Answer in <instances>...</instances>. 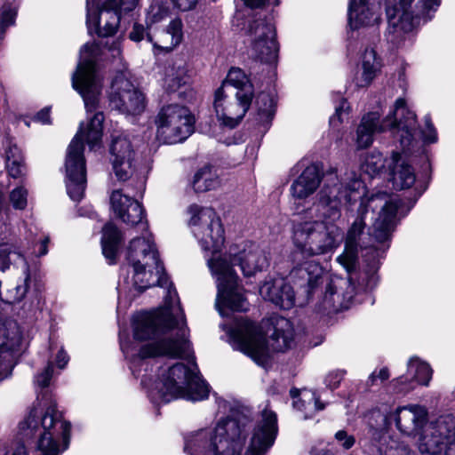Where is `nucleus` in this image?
<instances>
[{
    "mask_svg": "<svg viewBox=\"0 0 455 455\" xmlns=\"http://www.w3.org/2000/svg\"><path fill=\"white\" fill-rule=\"evenodd\" d=\"M363 182L355 172L346 174L342 182L334 172L325 176L324 184L318 192L317 200L312 207H295L297 214L305 213L310 220L293 225L292 243L295 264L291 275L299 281L309 295L323 282V269L315 256L332 253L343 242L344 233L335 222L341 216V207L361 199L357 216L347 230L344 252L337 258L347 272L355 266L358 249L365 250L363 256L369 260L368 268L363 270L358 280V291H368L378 283L377 271L379 259L389 247L394 232L395 212L397 200L387 202L384 196L366 197Z\"/></svg>",
    "mask_w": 455,
    "mask_h": 455,
    "instance_id": "1",
    "label": "nucleus"
},
{
    "mask_svg": "<svg viewBox=\"0 0 455 455\" xmlns=\"http://www.w3.org/2000/svg\"><path fill=\"white\" fill-rule=\"evenodd\" d=\"M140 227L142 235L131 240L126 251V260L132 267V286L143 291L158 285L165 289V294L161 307L150 312H140L134 315L132 331L137 339H148L165 334L156 347H151L148 354L179 355L188 347V343L184 338V321L177 320L175 323L180 339L173 340L172 336L167 335L172 326L170 316H182L178 293L164 272L152 235L148 230V224Z\"/></svg>",
    "mask_w": 455,
    "mask_h": 455,
    "instance_id": "2",
    "label": "nucleus"
},
{
    "mask_svg": "<svg viewBox=\"0 0 455 455\" xmlns=\"http://www.w3.org/2000/svg\"><path fill=\"white\" fill-rule=\"evenodd\" d=\"M172 326L168 331V336L173 340L180 339L178 328L175 323L184 321V338L188 343V347L179 355H168L164 353L148 354L151 347H156L158 341L165 334L156 335L148 339H137L133 334L134 341L130 342L120 338V347L125 357L130 361V369L135 377H140L141 369L145 374L141 375V385L147 390L148 397L156 404L166 403L177 398H183L192 402L202 401L209 396V387L207 383L200 379L196 372V365L192 363L188 366L181 363H174L165 368L161 367L158 379L152 381V376L148 373L149 363L148 359L156 356H168L172 358L187 357L191 352V344L188 339V330L187 328L184 312L182 316H170Z\"/></svg>",
    "mask_w": 455,
    "mask_h": 455,
    "instance_id": "3",
    "label": "nucleus"
},
{
    "mask_svg": "<svg viewBox=\"0 0 455 455\" xmlns=\"http://www.w3.org/2000/svg\"><path fill=\"white\" fill-rule=\"evenodd\" d=\"M99 51L96 44H85L80 51L77 68L72 76V86L82 96L89 119L86 124H80L67 149L65 160L67 193L76 202L84 197L86 188L84 140L91 150L96 151L101 148L105 116L99 109L102 89L101 77L95 65Z\"/></svg>",
    "mask_w": 455,
    "mask_h": 455,
    "instance_id": "4",
    "label": "nucleus"
},
{
    "mask_svg": "<svg viewBox=\"0 0 455 455\" xmlns=\"http://www.w3.org/2000/svg\"><path fill=\"white\" fill-rule=\"evenodd\" d=\"M188 212L193 235L203 251L212 253L207 264L217 283L216 308L222 316L227 309L246 311L249 303L238 285V276L228 259L219 254L225 241L220 218L212 208L197 204L190 205Z\"/></svg>",
    "mask_w": 455,
    "mask_h": 455,
    "instance_id": "5",
    "label": "nucleus"
},
{
    "mask_svg": "<svg viewBox=\"0 0 455 455\" xmlns=\"http://www.w3.org/2000/svg\"><path fill=\"white\" fill-rule=\"evenodd\" d=\"M24 441L33 444L28 453L23 444L8 455H60L69 446L71 425L54 404L46 409L34 406L19 426Z\"/></svg>",
    "mask_w": 455,
    "mask_h": 455,
    "instance_id": "6",
    "label": "nucleus"
},
{
    "mask_svg": "<svg viewBox=\"0 0 455 455\" xmlns=\"http://www.w3.org/2000/svg\"><path fill=\"white\" fill-rule=\"evenodd\" d=\"M273 331L270 343H267L261 329L253 322L245 318L235 320L229 331L232 346L251 357L259 365H264L269 357L270 347L273 351H284L294 341V330L290 320L275 317L272 322Z\"/></svg>",
    "mask_w": 455,
    "mask_h": 455,
    "instance_id": "7",
    "label": "nucleus"
},
{
    "mask_svg": "<svg viewBox=\"0 0 455 455\" xmlns=\"http://www.w3.org/2000/svg\"><path fill=\"white\" fill-rule=\"evenodd\" d=\"M244 417L220 420L214 428H201L184 437V451L190 455H241L248 430Z\"/></svg>",
    "mask_w": 455,
    "mask_h": 455,
    "instance_id": "8",
    "label": "nucleus"
},
{
    "mask_svg": "<svg viewBox=\"0 0 455 455\" xmlns=\"http://www.w3.org/2000/svg\"><path fill=\"white\" fill-rule=\"evenodd\" d=\"M416 127L415 113L407 108L404 99L398 98L394 109L381 122L377 112L363 116L356 130V145L358 148H368L372 144L376 133L391 130L403 150H406L414 141Z\"/></svg>",
    "mask_w": 455,
    "mask_h": 455,
    "instance_id": "9",
    "label": "nucleus"
},
{
    "mask_svg": "<svg viewBox=\"0 0 455 455\" xmlns=\"http://www.w3.org/2000/svg\"><path fill=\"white\" fill-rule=\"evenodd\" d=\"M140 0H86V23L90 33L108 37L102 53L122 61V39H108L117 31L120 20L134 11Z\"/></svg>",
    "mask_w": 455,
    "mask_h": 455,
    "instance_id": "10",
    "label": "nucleus"
},
{
    "mask_svg": "<svg viewBox=\"0 0 455 455\" xmlns=\"http://www.w3.org/2000/svg\"><path fill=\"white\" fill-rule=\"evenodd\" d=\"M440 0H394L386 7L387 28L385 36L387 42L400 47L411 38L422 19H432L440 5Z\"/></svg>",
    "mask_w": 455,
    "mask_h": 455,
    "instance_id": "11",
    "label": "nucleus"
},
{
    "mask_svg": "<svg viewBox=\"0 0 455 455\" xmlns=\"http://www.w3.org/2000/svg\"><path fill=\"white\" fill-rule=\"evenodd\" d=\"M155 123L157 138L166 144H176L192 134L195 119L188 108L169 104L161 108Z\"/></svg>",
    "mask_w": 455,
    "mask_h": 455,
    "instance_id": "12",
    "label": "nucleus"
},
{
    "mask_svg": "<svg viewBox=\"0 0 455 455\" xmlns=\"http://www.w3.org/2000/svg\"><path fill=\"white\" fill-rule=\"evenodd\" d=\"M427 410L419 404H409L397 407L389 413L381 412L379 410L372 411L370 420L375 419V426L386 428L395 421L397 429L406 435H415L419 433L427 424Z\"/></svg>",
    "mask_w": 455,
    "mask_h": 455,
    "instance_id": "13",
    "label": "nucleus"
},
{
    "mask_svg": "<svg viewBox=\"0 0 455 455\" xmlns=\"http://www.w3.org/2000/svg\"><path fill=\"white\" fill-rule=\"evenodd\" d=\"M108 100L112 108L126 115H140L146 106L144 95L130 80L126 71L117 73L113 79Z\"/></svg>",
    "mask_w": 455,
    "mask_h": 455,
    "instance_id": "14",
    "label": "nucleus"
},
{
    "mask_svg": "<svg viewBox=\"0 0 455 455\" xmlns=\"http://www.w3.org/2000/svg\"><path fill=\"white\" fill-rule=\"evenodd\" d=\"M248 36L251 55L264 63H274L277 59L278 45L275 27L271 20L258 19L249 24Z\"/></svg>",
    "mask_w": 455,
    "mask_h": 455,
    "instance_id": "15",
    "label": "nucleus"
},
{
    "mask_svg": "<svg viewBox=\"0 0 455 455\" xmlns=\"http://www.w3.org/2000/svg\"><path fill=\"white\" fill-rule=\"evenodd\" d=\"M251 97L229 92L227 84L219 87L214 93L213 108L218 120L229 128L235 127L247 113Z\"/></svg>",
    "mask_w": 455,
    "mask_h": 455,
    "instance_id": "16",
    "label": "nucleus"
},
{
    "mask_svg": "<svg viewBox=\"0 0 455 455\" xmlns=\"http://www.w3.org/2000/svg\"><path fill=\"white\" fill-rule=\"evenodd\" d=\"M455 427V418L442 415L427 422L419 433L417 442L421 455H443L444 443L451 438V431Z\"/></svg>",
    "mask_w": 455,
    "mask_h": 455,
    "instance_id": "17",
    "label": "nucleus"
},
{
    "mask_svg": "<svg viewBox=\"0 0 455 455\" xmlns=\"http://www.w3.org/2000/svg\"><path fill=\"white\" fill-rule=\"evenodd\" d=\"M112 170L120 181L131 179L137 170V153L131 140L124 135L113 136L109 146Z\"/></svg>",
    "mask_w": 455,
    "mask_h": 455,
    "instance_id": "18",
    "label": "nucleus"
},
{
    "mask_svg": "<svg viewBox=\"0 0 455 455\" xmlns=\"http://www.w3.org/2000/svg\"><path fill=\"white\" fill-rule=\"evenodd\" d=\"M278 433L276 414L264 409L257 420L244 455H264L274 444Z\"/></svg>",
    "mask_w": 455,
    "mask_h": 455,
    "instance_id": "19",
    "label": "nucleus"
},
{
    "mask_svg": "<svg viewBox=\"0 0 455 455\" xmlns=\"http://www.w3.org/2000/svg\"><path fill=\"white\" fill-rule=\"evenodd\" d=\"M380 1L349 0L348 26L353 30L372 28L381 22Z\"/></svg>",
    "mask_w": 455,
    "mask_h": 455,
    "instance_id": "20",
    "label": "nucleus"
},
{
    "mask_svg": "<svg viewBox=\"0 0 455 455\" xmlns=\"http://www.w3.org/2000/svg\"><path fill=\"white\" fill-rule=\"evenodd\" d=\"M230 262L228 263L233 268V265H238L244 276L254 275L269 266V259L266 251L254 243H246L243 249L237 253L230 251Z\"/></svg>",
    "mask_w": 455,
    "mask_h": 455,
    "instance_id": "21",
    "label": "nucleus"
},
{
    "mask_svg": "<svg viewBox=\"0 0 455 455\" xmlns=\"http://www.w3.org/2000/svg\"><path fill=\"white\" fill-rule=\"evenodd\" d=\"M111 210L116 218L127 225L146 226L142 205L135 199L124 195L121 190H114L110 196Z\"/></svg>",
    "mask_w": 455,
    "mask_h": 455,
    "instance_id": "22",
    "label": "nucleus"
},
{
    "mask_svg": "<svg viewBox=\"0 0 455 455\" xmlns=\"http://www.w3.org/2000/svg\"><path fill=\"white\" fill-rule=\"evenodd\" d=\"M111 210L116 218L127 225L146 226L142 205L135 199L124 195L121 190H114L110 196Z\"/></svg>",
    "mask_w": 455,
    "mask_h": 455,
    "instance_id": "23",
    "label": "nucleus"
},
{
    "mask_svg": "<svg viewBox=\"0 0 455 455\" xmlns=\"http://www.w3.org/2000/svg\"><path fill=\"white\" fill-rule=\"evenodd\" d=\"M261 297L282 309H290L295 305V295L291 286L282 277H267L259 288Z\"/></svg>",
    "mask_w": 455,
    "mask_h": 455,
    "instance_id": "24",
    "label": "nucleus"
},
{
    "mask_svg": "<svg viewBox=\"0 0 455 455\" xmlns=\"http://www.w3.org/2000/svg\"><path fill=\"white\" fill-rule=\"evenodd\" d=\"M409 376H401L392 381L394 388L398 393H408L414 388V381L423 386H428L432 379L433 370L430 365L418 357H411L408 363Z\"/></svg>",
    "mask_w": 455,
    "mask_h": 455,
    "instance_id": "25",
    "label": "nucleus"
},
{
    "mask_svg": "<svg viewBox=\"0 0 455 455\" xmlns=\"http://www.w3.org/2000/svg\"><path fill=\"white\" fill-rule=\"evenodd\" d=\"M369 425L371 445L380 455H414L407 444L394 439L385 428L378 427L371 421Z\"/></svg>",
    "mask_w": 455,
    "mask_h": 455,
    "instance_id": "26",
    "label": "nucleus"
},
{
    "mask_svg": "<svg viewBox=\"0 0 455 455\" xmlns=\"http://www.w3.org/2000/svg\"><path fill=\"white\" fill-rule=\"evenodd\" d=\"M353 277L350 276L348 281H342L347 286V291L340 293L338 291V286L329 283L321 304V310L329 312H337L348 308L355 296V284L352 283Z\"/></svg>",
    "mask_w": 455,
    "mask_h": 455,
    "instance_id": "27",
    "label": "nucleus"
},
{
    "mask_svg": "<svg viewBox=\"0 0 455 455\" xmlns=\"http://www.w3.org/2000/svg\"><path fill=\"white\" fill-rule=\"evenodd\" d=\"M13 264L22 269L25 275L24 283L16 287L17 293L23 297L28 290L30 279L29 266L25 257L18 251L12 245L0 244V271H5L10 265Z\"/></svg>",
    "mask_w": 455,
    "mask_h": 455,
    "instance_id": "28",
    "label": "nucleus"
},
{
    "mask_svg": "<svg viewBox=\"0 0 455 455\" xmlns=\"http://www.w3.org/2000/svg\"><path fill=\"white\" fill-rule=\"evenodd\" d=\"M388 167L391 171V180L395 188H409L415 183L414 171L402 154L393 152L388 160Z\"/></svg>",
    "mask_w": 455,
    "mask_h": 455,
    "instance_id": "29",
    "label": "nucleus"
},
{
    "mask_svg": "<svg viewBox=\"0 0 455 455\" xmlns=\"http://www.w3.org/2000/svg\"><path fill=\"white\" fill-rule=\"evenodd\" d=\"M321 174L315 165L307 166L292 182L291 194L294 199L303 200L313 195L319 188Z\"/></svg>",
    "mask_w": 455,
    "mask_h": 455,
    "instance_id": "30",
    "label": "nucleus"
},
{
    "mask_svg": "<svg viewBox=\"0 0 455 455\" xmlns=\"http://www.w3.org/2000/svg\"><path fill=\"white\" fill-rule=\"evenodd\" d=\"M381 69V60L372 48H367L361 56L358 71L355 77L357 87H366L371 84Z\"/></svg>",
    "mask_w": 455,
    "mask_h": 455,
    "instance_id": "31",
    "label": "nucleus"
},
{
    "mask_svg": "<svg viewBox=\"0 0 455 455\" xmlns=\"http://www.w3.org/2000/svg\"><path fill=\"white\" fill-rule=\"evenodd\" d=\"M291 396L293 398V407L303 413L304 419L312 418L315 411L324 409V403H321L315 394L296 388L291 389Z\"/></svg>",
    "mask_w": 455,
    "mask_h": 455,
    "instance_id": "32",
    "label": "nucleus"
},
{
    "mask_svg": "<svg viewBox=\"0 0 455 455\" xmlns=\"http://www.w3.org/2000/svg\"><path fill=\"white\" fill-rule=\"evenodd\" d=\"M122 239V233L116 226L113 223L105 225L102 229L101 248L102 253L109 264L116 262Z\"/></svg>",
    "mask_w": 455,
    "mask_h": 455,
    "instance_id": "33",
    "label": "nucleus"
},
{
    "mask_svg": "<svg viewBox=\"0 0 455 455\" xmlns=\"http://www.w3.org/2000/svg\"><path fill=\"white\" fill-rule=\"evenodd\" d=\"M227 84L229 92L238 95L254 97V88L246 74L238 68H232L220 86Z\"/></svg>",
    "mask_w": 455,
    "mask_h": 455,
    "instance_id": "34",
    "label": "nucleus"
},
{
    "mask_svg": "<svg viewBox=\"0 0 455 455\" xmlns=\"http://www.w3.org/2000/svg\"><path fill=\"white\" fill-rule=\"evenodd\" d=\"M191 185L196 193H203L219 188L220 180L217 171L212 166L204 165L196 171Z\"/></svg>",
    "mask_w": 455,
    "mask_h": 455,
    "instance_id": "35",
    "label": "nucleus"
},
{
    "mask_svg": "<svg viewBox=\"0 0 455 455\" xmlns=\"http://www.w3.org/2000/svg\"><path fill=\"white\" fill-rule=\"evenodd\" d=\"M5 147V164L10 176L15 179L23 176L26 166L20 149L9 139H6Z\"/></svg>",
    "mask_w": 455,
    "mask_h": 455,
    "instance_id": "36",
    "label": "nucleus"
},
{
    "mask_svg": "<svg viewBox=\"0 0 455 455\" xmlns=\"http://www.w3.org/2000/svg\"><path fill=\"white\" fill-rule=\"evenodd\" d=\"M188 82V68L185 61L177 60L168 68L164 79V86L168 91L176 92Z\"/></svg>",
    "mask_w": 455,
    "mask_h": 455,
    "instance_id": "37",
    "label": "nucleus"
},
{
    "mask_svg": "<svg viewBox=\"0 0 455 455\" xmlns=\"http://www.w3.org/2000/svg\"><path fill=\"white\" fill-rule=\"evenodd\" d=\"M171 11L167 3L158 0L154 1L147 11L146 24L149 29L152 26L165 20L170 16Z\"/></svg>",
    "mask_w": 455,
    "mask_h": 455,
    "instance_id": "38",
    "label": "nucleus"
},
{
    "mask_svg": "<svg viewBox=\"0 0 455 455\" xmlns=\"http://www.w3.org/2000/svg\"><path fill=\"white\" fill-rule=\"evenodd\" d=\"M255 104L257 107L259 121L268 123L275 113V103L271 95L265 92L258 94Z\"/></svg>",
    "mask_w": 455,
    "mask_h": 455,
    "instance_id": "39",
    "label": "nucleus"
},
{
    "mask_svg": "<svg viewBox=\"0 0 455 455\" xmlns=\"http://www.w3.org/2000/svg\"><path fill=\"white\" fill-rule=\"evenodd\" d=\"M385 162L381 153L373 151L364 157L361 164V170L370 177H374L385 167Z\"/></svg>",
    "mask_w": 455,
    "mask_h": 455,
    "instance_id": "40",
    "label": "nucleus"
},
{
    "mask_svg": "<svg viewBox=\"0 0 455 455\" xmlns=\"http://www.w3.org/2000/svg\"><path fill=\"white\" fill-rule=\"evenodd\" d=\"M182 27V21L180 19H174L171 20L166 28V32L164 33V36H171V42L170 44L160 45L159 47L166 51H171L172 48L180 44L183 37Z\"/></svg>",
    "mask_w": 455,
    "mask_h": 455,
    "instance_id": "41",
    "label": "nucleus"
},
{
    "mask_svg": "<svg viewBox=\"0 0 455 455\" xmlns=\"http://www.w3.org/2000/svg\"><path fill=\"white\" fill-rule=\"evenodd\" d=\"M17 12L10 4H4L0 10V41L3 39L5 29L15 22Z\"/></svg>",
    "mask_w": 455,
    "mask_h": 455,
    "instance_id": "42",
    "label": "nucleus"
},
{
    "mask_svg": "<svg viewBox=\"0 0 455 455\" xmlns=\"http://www.w3.org/2000/svg\"><path fill=\"white\" fill-rule=\"evenodd\" d=\"M28 189L23 185L13 188L9 196L12 207L16 210H24L28 204Z\"/></svg>",
    "mask_w": 455,
    "mask_h": 455,
    "instance_id": "43",
    "label": "nucleus"
},
{
    "mask_svg": "<svg viewBox=\"0 0 455 455\" xmlns=\"http://www.w3.org/2000/svg\"><path fill=\"white\" fill-rule=\"evenodd\" d=\"M425 128L422 130V139L425 143H435L438 140L437 132L432 124L429 116H426L424 118Z\"/></svg>",
    "mask_w": 455,
    "mask_h": 455,
    "instance_id": "44",
    "label": "nucleus"
},
{
    "mask_svg": "<svg viewBox=\"0 0 455 455\" xmlns=\"http://www.w3.org/2000/svg\"><path fill=\"white\" fill-rule=\"evenodd\" d=\"M129 37L133 42H140L144 38L150 43H153V37L149 32L146 30L143 25L135 23L132 27V31L129 34Z\"/></svg>",
    "mask_w": 455,
    "mask_h": 455,
    "instance_id": "45",
    "label": "nucleus"
},
{
    "mask_svg": "<svg viewBox=\"0 0 455 455\" xmlns=\"http://www.w3.org/2000/svg\"><path fill=\"white\" fill-rule=\"evenodd\" d=\"M346 374V371L334 370L328 372L324 378V383L330 389H336Z\"/></svg>",
    "mask_w": 455,
    "mask_h": 455,
    "instance_id": "46",
    "label": "nucleus"
},
{
    "mask_svg": "<svg viewBox=\"0 0 455 455\" xmlns=\"http://www.w3.org/2000/svg\"><path fill=\"white\" fill-rule=\"evenodd\" d=\"M5 351L4 331L0 329V381L9 375V366L3 355Z\"/></svg>",
    "mask_w": 455,
    "mask_h": 455,
    "instance_id": "47",
    "label": "nucleus"
},
{
    "mask_svg": "<svg viewBox=\"0 0 455 455\" xmlns=\"http://www.w3.org/2000/svg\"><path fill=\"white\" fill-rule=\"evenodd\" d=\"M53 367L52 363H49L46 368L35 378L36 384L40 387H46L52 377Z\"/></svg>",
    "mask_w": 455,
    "mask_h": 455,
    "instance_id": "48",
    "label": "nucleus"
},
{
    "mask_svg": "<svg viewBox=\"0 0 455 455\" xmlns=\"http://www.w3.org/2000/svg\"><path fill=\"white\" fill-rule=\"evenodd\" d=\"M335 439L346 450L352 448L355 443V437L344 430L338 431L335 434Z\"/></svg>",
    "mask_w": 455,
    "mask_h": 455,
    "instance_id": "49",
    "label": "nucleus"
},
{
    "mask_svg": "<svg viewBox=\"0 0 455 455\" xmlns=\"http://www.w3.org/2000/svg\"><path fill=\"white\" fill-rule=\"evenodd\" d=\"M389 378V371L387 368L384 367L381 368L379 371H374L370 376L367 380V384L369 386H374L378 383V380L379 382H383L387 380Z\"/></svg>",
    "mask_w": 455,
    "mask_h": 455,
    "instance_id": "50",
    "label": "nucleus"
},
{
    "mask_svg": "<svg viewBox=\"0 0 455 455\" xmlns=\"http://www.w3.org/2000/svg\"><path fill=\"white\" fill-rule=\"evenodd\" d=\"M348 109V104L346 100L342 99L338 106L335 108V114L331 116L330 124L335 125L336 123L341 122L342 115Z\"/></svg>",
    "mask_w": 455,
    "mask_h": 455,
    "instance_id": "51",
    "label": "nucleus"
},
{
    "mask_svg": "<svg viewBox=\"0 0 455 455\" xmlns=\"http://www.w3.org/2000/svg\"><path fill=\"white\" fill-rule=\"evenodd\" d=\"M175 6L182 11L187 12L196 7L198 0H172Z\"/></svg>",
    "mask_w": 455,
    "mask_h": 455,
    "instance_id": "52",
    "label": "nucleus"
},
{
    "mask_svg": "<svg viewBox=\"0 0 455 455\" xmlns=\"http://www.w3.org/2000/svg\"><path fill=\"white\" fill-rule=\"evenodd\" d=\"M124 271L127 273V276L124 278V283L125 286L122 287V284L119 283V289H122V290H126L127 289L128 291L130 293H132V296H135V294L132 293L133 291H138L139 293L142 292V291H139L138 289H136V288H134L132 286V276L131 278L129 277L130 271L126 267H123L122 268V272L124 273ZM144 291L145 290H143V291Z\"/></svg>",
    "mask_w": 455,
    "mask_h": 455,
    "instance_id": "53",
    "label": "nucleus"
},
{
    "mask_svg": "<svg viewBox=\"0 0 455 455\" xmlns=\"http://www.w3.org/2000/svg\"><path fill=\"white\" fill-rule=\"evenodd\" d=\"M376 196H384L385 199L387 201V202H390L392 200H397L398 201V207H397V211L395 212V226H394V228H395L396 226V223H397V220H396V216L397 214H402L403 213V216H405L406 215V212H403V202L398 198L397 196H394V197H390L388 198L386 194H377Z\"/></svg>",
    "mask_w": 455,
    "mask_h": 455,
    "instance_id": "54",
    "label": "nucleus"
},
{
    "mask_svg": "<svg viewBox=\"0 0 455 455\" xmlns=\"http://www.w3.org/2000/svg\"><path fill=\"white\" fill-rule=\"evenodd\" d=\"M376 196H384L385 199L387 201V202H390L392 200H397L398 201V207H397V211L395 212V226H394V228H395L396 226V223H397V220H396V216L397 214H402L403 213V216H405L406 215V212H403V202L398 198L397 196H394V197H390L388 198L386 194H377Z\"/></svg>",
    "mask_w": 455,
    "mask_h": 455,
    "instance_id": "55",
    "label": "nucleus"
},
{
    "mask_svg": "<svg viewBox=\"0 0 455 455\" xmlns=\"http://www.w3.org/2000/svg\"><path fill=\"white\" fill-rule=\"evenodd\" d=\"M245 4L251 7H259L262 5H277L278 0H243Z\"/></svg>",
    "mask_w": 455,
    "mask_h": 455,
    "instance_id": "56",
    "label": "nucleus"
},
{
    "mask_svg": "<svg viewBox=\"0 0 455 455\" xmlns=\"http://www.w3.org/2000/svg\"><path fill=\"white\" fill-rule=\"evenodd\" d=\"M69 361V357L67 353L61 348L56 356V363L60 369L65 368Z\"/></svg>",
    "mask_w": 455,
    "mask_h": 455,
    "instance_id": "57",
    "label": "nucleus"
},
{
    "mask_svg": "<svg viewBox=\"0 0 455 455\" xmlns=\"http://www.w3.org/2000/svg\"><path fill=\"white\" fill-rule=\"evenodd\" d=\"M36 120L46 124L50 123V110L49 108H44L39 111L36 116Z\"/></svg>",
    "mask_w": 455,
    "mask_h": 455,
    "instance_id": "58",
    "label": "nucleus"
},
{
    "mask_svg": "<svg viewBox=\"0 0 455 455\" xmlns=\"http://www.w3.org/2000/svg\"><path fill=\"white\" fill-rule=\"evenodd\" d=\"M48 243H49V238L47 236L43 238L40 241L38 251L36 252L37 256L41 257V256H44V255L47 254V252H48Z\"/></svg>",
    "mask_w": 455,
    "mask_h": 455,
    "instance_id": "59",
    "label": "nucleus"
},
{
    "mask_svg": "<svg viewBox=\"0 0 455 455\" xmlns=\"http://www.w3.org/2000/svg\"><path fill=\"white\" fill-rule=\"evenodd\" d=\"M79 215L80 216H87L89 218H93L95 216V212L92 209H87L84 212H82V209L79 210Z\"/></svg>",
    "mask_w": 455,
    "mask_h": 455,
    "instance_id": "60",
    "label": "nucleus"
},
{
    "mask_svg": "<svg viewBox=\"0 0 455 455\" xmlns=\"http://www.w3.org/2000/svg\"><path fill=\"white\" fill-rule=\"evenodd\" d=\"M313 455H330V454H329L328 451L323 450V451H318L316 453H314Z\"/></svg>",
    "mask_w": 455,
    "mask_h": 455,
    "instance_id": "61",
    "label": "nucleus"
},
{
    "mask_svg": "<svg viewBox=\"0 0 455 455\" xmlns=\"http://www.w3.org/2000/svg\"><path fill=\"white\" fill-rule=\"evenodd\" d=\"M411 206H412V204H411L410 207H408V208L406 209V212H407L408 211H410V209H411Z\"/></svg>",
    "mask_w": 455,
    "mask_h": 455,
    "instance_id": "62",
    "label": "nucleus"
},
{
    "mask_svg": "<svg viewBox=\"0 0 455 455\" xmlns=\"http://www.w3.org/2000/svg\"><path fill=\"white\" fill-rule=\"evenodd\" d=\"M453 395H454V396H455V388H454V391H453Z\"/></svg>",
    "mask_w": 455,
    "mask_h": 455,
    "instance_id": "63",
    "label": "nucleus"
}]
</instances>
